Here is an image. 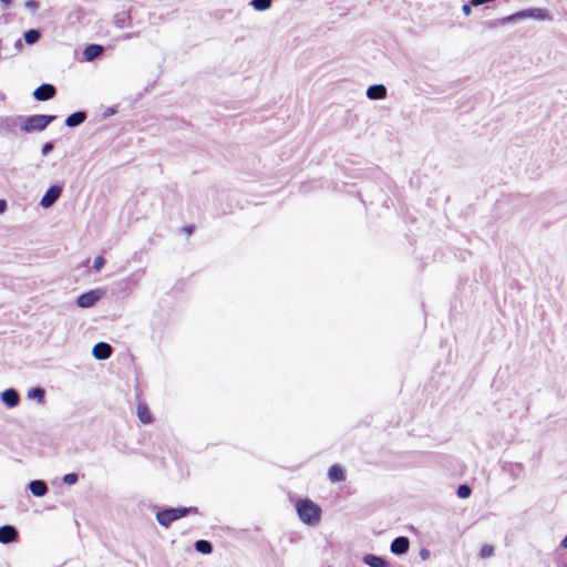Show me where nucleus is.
Wrapping results in <instances>:
<instances>
[{"label": "nucleus", "mask_w": 567, "mask_h": 567, "mask_svg": "<svg viewBox=\"0 0 567 567\" xmlns=\"http://www.w3.org/2000/svg\"><path fill=\"white\" fill-rule=\"evenodd\" d=\"M92 354L96 360H106L112 354V347L106 342H97L92 349Z\"/></svg>", "instance_id": "9"}, {"label": "nucleus", "mask_w": 567, "mask_h": 567, "mask_svg": "<svg viewBox=\"0 0 567 567\" xmlns=\"http://www.w3.org/2000/svg\"><path fill=\"white\" fill-rule=\"evenodd\" d=\"M185 230L190 234L193 231V227H186Z\"/></svg>", "instance_id": "38"}, {"label": "nucleus", "mask_w": 567, "mask_h": 567, "mask_svg": "<svg viewBox=\"0 0 567 567\" xmlns=\"http://www.w3.org/2000/svg\"><path fill=\"white\" fill-rule=\"evenodd\" d=\"M386 87L383 84L370 85L367 90V96L370 100H383L386 97Z\"/></svg>", "instance_id": "11"}, {"label": "nucleus", "mask_w": 567, "mask_h": 567, "mask_svg": "<svg viewBox=\"0 0 567 567\" xmlns=\"http://www.w3.org/2000/svg\"><path fill=\"white\" fill-rule=\"evenodd\" d=\"M54 148V144L53 142H47L43 144L42 148H41V153L42 155H48L52 150Z\"/></svg>", "instance_id": "30"}, {"label": "nucleus", "mask_w": 567, "mask_h": 567, "mask_svg": "<svg viewBox=\"0 0 567 567\" xmlns=\"http://www.w3.org/2000/svg\"><path fill=\"white\" fill-rule=\"evenodd\" d=\"M56 93L55 86L49 83L41 84L33 91V97L37 101H48Z\"/></svg>", "instance_id": "6"}, {"label": "nucleus", "mask_w": 567, "mask_h": 567, "mask_svg": "<svg viewBox=\"0 0 567 567\" xmlns=\"http://www.w3.org/2000/svg\"><path fill=\"white\" fill-rule=\"evenodd\" d=\"M18 537V532L16 527L11 525H3L0 527V543L9 544L16 540Z\"/></svg>", "instance_id": "10"}, {"label": "nucleus", "mask_w": 567, "mask_h": 567, "mask_svg": "<svg viewBox=\"0 0 567 567\" xmlns=\"http://www.w3.org/2000/svg\"><path fill=\"white\" fill-rule=\"evenodd\" d=\"M561 547L567 548V535L564 537L560 544Z\"/></svg>", "instance_id": "37"}, {"label": "nucleus", "mask_w": 567, "mask_h": 567, "mask_svg": "<svg viewBox=\"0 0 567 567\" xmlns=\"http://www.w3.org/2000/svg\"><path fill=\"white\" fill-rule=\"evenodd\" d=\"M41 33L37 29H30L24 32L23 39L28 44H34L39 41Z\"/></svg>", "instance_id": "23"}, {"label": "nucleus", "mask_w": 567, "mask_h": 567, "mask_svg": "<svg viewBox=\"0 0 567 567\" xmlns=\"http://www.w3.org/2000/svg\"><path fill=\"white\" fill-rule=\"evenodd\" d=\"M188 514H198V508L197 507H194V506H190V507H178V508H174L173 507V518L174 520H177Z\"/></svg>", "instance_id": "19"}, {"label": "nucleus", "mask_w": 567, "mask_h": 567, "mask_svg": "<svg viewBox=\"0 0 567 567\" xmlns=\"http://www.w3.org/2000/svg\"><path fill=\"white\" fill-rule=\"evenodd\" d=\"M55 115L35 114L27 117H18L21 131L24 133L44 131L54 120Z\"/></svg>", "instance_id": "2"}, {"label": "nucleus", "mask_w": 567, "mask_h": 567, "mask_svg": "<svg viewBox=\"0 0 567 567\" xmlns=\"http://www.w3.org/2000/svg\"><path fill=\"white\" fill-rule=\"evenodd\" d=\"M328 476L332 482H341L346 477L343 468L337 464L329 468Z\"/></svg>", "instance_id": "17"}, {"label": "nucleus", "mask_w": 567, "mask_h": 567, "mask_svg": "<svg viewBox=\"0 0 567 567\" xmlns=\"http://www.w3.org/2000/svg\"><path fill=\"white\" fill-rule=\"evenodd\" d=\"M61 194H62V186H60V185L50 186L40 200L41 207L50 208L60 198Z\"/></svg>", "instance_id": "5"}, {"label": "nucleus", "mask_w": 567, "mask_h": 567, "mask_svg": "<svg viewBox=\"0 0 567 567\" xmlns=\"http://www.w3.org/2000/svg\"><path fill=\"white\" fill-rule=\"evenodd\" d=\"M471 6H472L471 3H465V4H463V7H462V11H463V13H464L465 16H468V14L471 13V11H472Z\"/></svg>", "instance_id": "32"}, {"label": "nucleus", "mask_w": 567, "mask_h": 567, "mask_svg": "<svg viewBox=\"0 0 567 567\" xmlns=\"http://www.w3.org/2000/svg\"><path fill=\"white\" fill-rule=\"evenodd\" d=\"M296 511L299 519L309 525L317 526L321 519V508L309 498L299 499L296 503Z\"/></svg>", "instance_id": "1"}, {"label": "nucleus", "mask_w": 567, "mask_h": 567, "mask_svg": "<svg viewBox=\"0 0 567 567\" xmlns=\"http://www.w3.org/2000/svg\"><path fill=\"white\" fill-rule=\"evenodd\" d=\"M62 481L66 485H73L79 481V476L75 473H68L63 476Z\"/></svg>", "instance_id": "28"}, {"label": "nucleus", "mask_w": 567, "mask_h": 567, "mask_svg": "<svg viewBox=\"0 0 567 567\" xmlns=\"http://www.w3.org/2000/svg\"><path fill=\"white\" fill-rule=\"evenodd\" d=\"M29 491L35 497H42L48 493V485L44 481L34 480L29 483Z\"/></svg>", "instance_id": "12"}, {"label": "nucleus", "mask_w": 567, "mask_h": 567, "mask_svg": "<svg viewBox=\"0 0 567 567\" xmlns=\"http://www.w3.org/2000/svg\"><path fill=\"white\" fill-rule=\"evenodd\" d=\"M130 17L126 13L116 14L114 17V24L122 29L125 28L128 24Z\"/></svg>", "instance_id": "26"}, {"label": "nucleus", "mask_w": 567, "mask_h": 567, "mask_svg": "<svg viewBox=\"0 0 567 567\" xmlns=\"http://www.w3.org/2000/svg\"><path fill=\"white\" fill-rule=\"evenodd\" d=\"M410 548V540L408 537L399 536L394 538L390 545V550L394 555H403Z\"/></svg>", "instance_id": "8"}, {"label": "nucleus", "mask_w": 567, "mask_h": 567, "mask_svg": "<svg viewBox=\"0 0 567 567\" xmlns=\"http://www.w3.org/2000/svg\"><path fill=\"white\" fill-rule=\"evenodd\" d=\"M103 47L100 44H89L83 51V58L85 61H93L103 53Z\"/></svg>", "instance_id": "15"}, {"label": "nucleus", "mask_w": 567, "mask_h": 567, "mask_svg": "<svg viewBox=\"0 0 567 567\" xmlns=\"http://www.w3.org/2000/svg\"><path fill=\"white\" fill-rule=\"evenodd\" d=\"M105 265V259L103 256H97L93 261V269L95 271H100Z\"/></svg>", "instance_id": "29"}, {"label": "nucleus", "mask_w": 567, "mask_h": 567, "mask_svg": "<svg viewBox=\"0 0 567 567\" xmlns=\"http://www.w3.org/2000/svg\"><path fill=\"white\" fill-rule=\"evenodd\" d=\"M107 113H109V114H113V113H114V110H113V109H110Z\"/></svg>", "instance_id": "39"}, {"label": "nucleus", "mask_w": 567, "mask_h": 567, "mask_svg": "<svg viewBox=\"0 0 567 567\" xmlns=\"http://www.w3.org/2000/svg\"><path fill=\"white\" fill-rule=\"evenodd\" d=\"M362 561L368 565L369 567H389L390 564L382 557L373 555V554H365L362 557Z\"/></svg>", "instance_id": "14"}, {"label": "nucleus", "mask_w": 567, "mask_h": 567, "mask_svg": "<svg viewBox=\"0 0 567 567\" xmlns=\"http://www.w3.org/2000/svg\"><path fill=\"white\" fill-rule=\"evenodd\" d=\"M525 18H532L535 20H546V19H549V14L545 9H542V8L526 9V10L518 11L514 14H511L508 17H505V18L501 19L499 21L491 22L489 27H495L497 23L506 24L509 22L517 21L519 19H525Z\"/></svg>", "instance_id": "3"}, {"label": "nucleus", "mask_w": 567, "mask_h": 567, "mask_svg": "<svg viewBox=\"0 0 567 567\" xmlns=\"http://www.w3.org/2000/svg\"><path fill=\"white\" fill-rule=\"evenodd\" d=\"M494 546L493 545H489V544H485L481 547V550L478 553V556L480 558L482 559H486V558H491L492 556H494Z\"/></svg>", "instance_id": "25"}, {"label": "nucleus", "mask_w": 567, "mask_h": 567, "mask_svg": "<svg viewBox=\"0 0 567 567\" xmlns=\"http://www.w3.org/2000/svg\"><path fill=\"white\" fill-rule=\"evenodd\" d=\"M0 399L10 409L16 408L20 403V395L13 388H9L1 392Z\"/></svg>", "instance_id": "7"}, {"label": "nucleus", "mask_w": 567, "mask_h": 567, "mask_svg": "<svg viewBox=\"0 0 567 567\" xmlns=\"http://www.w3.org/2000/svg\"><path fill=\"white\" fill-rule=\"evenodd\" d=\"M28 399L37 400L39 403H44L45 391L40 386L32 388L28 391Z\"/></svg>", "instance_id": "21"}, {"label": "nucleus", "mask_w": 567, "mask_h": 567, "mask_svg": "<svg viewBox=\"0 0 567 567\" xmlns=\"http://www.w3.org/2000/svg\"><path fill=\"white\" fill-rule=\"evenodd\" d=\"M420 556L422 559H427L430 557V551L427 549H421Z\"/></svg>", "instance_id": "33"}, {"label": "nucleus", "mask_w": 567, "mask_h": 567, "mask_svg": "<svg viewBox=\"0 0 567 567\" xmlns=\"http://www.w3.org/2000/svg\"><path fill=\"white\" fill-rule=\"evenodd\" d=\"M86 120V113L84 111H78L70 114L65 120V125L68 127H76L81 125Z\"/></svg>", "instance_id": "16"}, {"label": "nucleus", "mask_w": 567, "mask_h": 567, "mask_svg": "<svg viewBox=\"0 0 567 567\" xmlns=\"http://www.w3.org/2000/svg\"><path fill=\"white\" fill-rule=\"evenodd\" d=\"M195 549L198 551V553H202V554H205V555H208V554H212L213 551V545L208 540H205V539H199L195 543Z\"/></svg>", "instance_id": "22"}, {"label": "nucleus", "mask_w": 567, "mask_h": 567, "mask_svg": "<svg viewBox=\"0 0 567 567\" xmlns=\"http://www.w3.org/2000/svg\"><path fill=\"white\" fill-rule=\"evenodd\" d=\"M16 49L20 51L23 48L22 41L18 39L14 44Z\"/></svg>", "instance_id": "34"}, {"label": "nucleus", "mask_w": 567, "mask_h": 567, "mask_svg": "<svg viewBox=\"0 0 567 567\" xmlns=\"http://www.w3.org/2000/svg\"><path fill=\"white\" fill-rule=\"evenodd\" d=\"M137 416L140 421L144 424H148L152 422V414L147 409V405L145 403H140L137 405Z\"/></svg>", "instance_id": "18"}, {"label": "nucleus", "mask_w": 567, "mask_h": 567, "mask_svg": "<svg viewBox=\"0 0 567 567\" xmlns=\"http://www.w3.org/2000/svg\"><path fill=\"white\" fill-rule=\"evenodd\" d=\"M472 493V489L468 485L462 484L457 487L456 494L460 498H467Z\"/></svg>", "instance_id": "27"}, {"label": "nucleus", "mask_w": 567, "mask_h": 567, "mask_svg": "<svg viewBox=\"0 0 567 567\" xmlns=\"http://www.w3.org/2000/svg\"><path fill=\"white\" fill-rule=\"evenodd\" d=\"M103 296V292L100 289H94L81 293L76 299V305L80 308H90L94 306L96 301H99Z\"/></svg>", "instance_id": "4"}, {"label": "nucleus", "mask_w": 567, "mask_h": 567, "mask_svg": "<svg viewBox=\"0 0 567 567\" xmlns=\"http://www.w3.org/2000/svg\"><path fill=\"white\" fill-rule=\"evenodd\" d=\"M2 4H4L7 8L11 6L12 0H0Z\"/></svg>", "instance_id": "36"}, {"label": "nucleus", "mask_w": 567, "mask_h": 567, "mask_svg": "<svg viewBox=\"0 0 567 567\" xmlns=\"http://www.w3.org/2000/svg\"><path fill=\"white\" fill-rule=\"evenodd\" d=\"M272 0H251V7L257 11H265L271 7Z\"/></svg>", "instance_id": "24"}, {"label": "nucleus", "mask_w": 567, "mask_h": 567, "mask_svg": "<svg viewBox=\"0 0 567 567\" xmlns=\"http://www.w3.org/2000/svg\"><path fill=\"white\" fill-rule=\"evenodd\" d=\"M173 507L161 509L156 513V519L159 525L168 527L174 520Z\"/></svg>", "instance_id": "13"}, {"label": "nucleus", "mask_w": 567, "mask_h": 567, "mask_svg": "<svg viewBox=\"0 0 567 567\" xmlns=\"http://www.w3.org/2000/svg\"><path fill=\"white\" fill-rule=\"evenodd\" d=\"M6 207H7V203L4 200L0 199V214L6 210Z\"/></svg>", "instance_id": "35"}, {"label": "nucleus", "mask_w": 567, "mask_h": 567, "mask_svg": "<svg viewBox=\"0 0 567 567\" xmlns=\"http://www.w3.org/2000/svg\"><path fill=\"white\" fill-rule=\"evenodd\" d=\"M188 514H198V508L197 507H194V506H190V507H178V508H174L173 507V518L174 520H177Z\"/></svg>", "instance_id": "20"}, {"label": "nucleus", "mask_w": 567, "mask_h": 567, "mask_svg": "<svg viewBox=\"0 0 567 567\" xmlns=\"http://www.w3.org/2000/svg\"><path fill=\"white\" fill-rule=\"evenodd\" d=\"M25 8L31 11H35L39 8V2L35 0H28L25 2Z\"/></svg>", "instance_id": "31"}]
</instances>
